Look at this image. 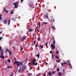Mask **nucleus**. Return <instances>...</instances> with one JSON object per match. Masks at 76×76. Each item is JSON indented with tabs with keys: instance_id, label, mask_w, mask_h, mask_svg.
<instances>
[{
	"instance_id": "obj_1",
	"label": "nucleus",
	"mask_w": 76,
	"mask_h": 76,
	"mask_svg": "<svg viewBox=\"0 0 76 76\" xmlns=\"http://www.w3.org/2000/svg\"><path fill=\"white\" fill-rule=\"evenodd\" d=\"M15 63L17 66V70H18V66H20V65H23L22 63L21 62H19L18 61H15Z\"/></svg>"
},
{
	"instance_id": "obj_2",
	"label": "nucleus",
	"mask_w": 76,
	"mask_h": 76,
	"mask_svg": "<svg viewBox=\"0 0 76 76\" xmlns=\"http://www.w3.org/2000/svg\"><path fill=\"white\" fill-rule=\"evenodd\" d=\"M13 4H14V6H15L14 7V8H18V7L19 6V5H18V2L13 3Z\"/></svg>"
},
{
	"instance_id": "obj_3",
	"label": "nucleus",
	"mask_w": 76,
	"mask_h": 76,
	"mask_svg": "<svg viewBox=\"0 0 76 76\" xmlns=\"http://www.w3.org/2000/svg\"><path fill=\"white\" fill-rule=\"evenodd\" d=\"M53 44H51V46L52 47L53 49H55V41L54 40L53 41Z\"/></svg>"
},
{
	"instance_id": "obj_4",
	"label": "nucleus",
	"mask_w": 76,
	"mask_h": 76,
	"mask_svg": "<svg viewBox=\"0 0 76 76\" xmlns=\"http://www.w3.org/2000/svg\"><path fill=\"white\" fill-rule=\"evenodd\" d=\"M25 69H26V66L23 65L21 68V70L23 71V70H24Z\"/></svg>"
},
{
	"instance_id": "obj_5",
	"label": "nucleus",
	"mask_w": 76,
	"mask_h": 76,
	"mask_svg": "<svg viewBox=\"0 0 76 76\" xmlns=\"http://www.w3.org/2000/svg\"><path fill=\"white\" fill-rule=\"evenodd\" d=\"M35 61H36V59L35 58H34V59L33 61H32V65H34V64H35Z\"/></svg>"
},
{
	"instance_id": "obj_6",
	"label": "nucleus",
	"mask_w": 76,
	"mask_h": 76,
	"mask_svg": "<svg viewBox=\"0 0 76 76\" xmlns=\"http://www.w3.org/2000/svg\"><path fill=\"white\" fill-rule=\"evenodd\" d=\"M3 22H4V24H7V20L5 19L4 21H3Z\"/></svg>"
},
{
	"instance_id": "obj_7",
	"label": "nucleus",
	"mask_w": 76,
	"mask_h": 76,
	"mask_svg": "<svg viewBox=\"0 0 76 76\" xmlns=\"http://www.w3.org/2000/svg\"><path fill=\"white\" fill-rule=\"evenodd\" d=\"M25 39H26V36H24L22 38L21 41H23L25 40Z\"/></svg>"
},
{
	"instance_id": "obj_8",
	"label": "nucleus",
	"mask_w": 76,
	"mask_h": 76,
	"mask_svg": "<svg viewBox=\"0 0 76 76\" xmlns=\"http://www.w3.org/2000/svg\"><path fill=\"white\" fill-rule=\"evenodd\" d=\"M45 17L46 18H47V19H49V18H48V13H47L45 15Z\"/></svg>"
},
{
	"instance_id": "obj_9",
	"label": "nucleus",
	"mask_w": 76,
	"mask_h": 76,
	"mask_svg": "<svg viewBox=\"0 0 76 76\" xmlns=\"http://www.w3.org/2000/svg\"><path fill=\"white\" fill-rule=\"evenodd\" d=\"M0 57H1V58H3V59H4V58H5L4 57V56H0Z\"/></svg>"
},
{
	"instance_id": "obj_10",
	"label": "nucleus",
	"mask_w": 76,
	"mask_h": 76,
	"mask_svg": "<svg viewBox=\"0 0 76 76\" xmlns=\"http://www.w3.org/2000/svg\"><path fill=\"white\" fill-rule=\"evenodd\" d=\"M1 56H3V50H1Z\"/></svg>"
},
{
	"instance_id": "obj_11",
	"label": "nucleus",
	"mask_w": 76,
	"mask_h": 76,
	"mask_svg": "<svg viewBox=\"0 0 76 76\" xmlns=\"http://www.w3.org/2000/svg\"><path fill=\"white\" fill-rule=\"evenodd\" d=\"M48 75L50 76H51V75H52V74L51 73V72L49 71V72H48Z\"/></svg>"
},
{
	"instance_id": "obj_12",
	"label": "nucleus",
	"mask_w": 76,
	"mask_h": 76,
	"mask_svg": "<svg viewBox=\"0 0 76 76\" xmlns=\"http://www.w3.org/2000/svg\"><path fill=\"white\" fill-rule=\"evenodd\" d=\"M58 75H59V76H61V75H62L61 74V72H59L58 73Z\"/></svg>"
},
{
	"instance_id": "obj_13",
	"label": "nucleus",
	"mask_w": 76,
	"mask_h": 76,
	"mask_svg": "<svg viewBox=\"0 0 76 76\" xmlns=\"http://www.w3.org/2000/svg\"><path fill=\"white\" fill-rule=\"evenodd\" d=\"M52 40H53V41H55V39L54 38V37L53 36V37L52 39Z\"/></svg>"
},
{
	"instance_id": "obj_14",
	"label": "nucleus",
	"mask_w": 76,
	"mask_h": 76,
	"mask_svg": "<svg viewBox=\"0 0 76 76\" xmlns=\"http://www.w3.org/2000/svg\"><path fill=\"white\" fill-rule=\"evenodd\" d=\"M39 47L41 48V49H42L43 48V45H40L39 46Z\"/></svg>"
},
{
	"instance_id": "obj_15",
	"label": "nucleus",
	"mask_w": 76,
	"mask_h": 76,
	"mask_svg": "<svg viewBox=\"0 0 76 76\" xmlns=\"http://www.w3.org/2000/svg\"><path fill=\"white\" fill-rule=\"evenodd\" d=\"M54 55L52 54V59H53V58H54Z\"/></svg>"
},
{
	"instance_id": "obj_16",
	"label": "nucleus",
	"mask_w": 76,
	"mask_h": 76,
	"mask_svg": "<svg viewBox=\"0 0 76 76\" xmlns=\"http://www.w3.org/2000/svg\"><path fill=\"white\" fill-rule=\"evenodd\" d=\"M20 70H21V68H20H20L18 70V72H20Z\"/></svg>"
},
{
	"instance_id": "obj_17",
	"label": "nucleus",
	"mask_w": 76,
	"mask_h": 76,
	"mask_svg": "<svg viewBox=\"0 0 76 76\" xmlns=\"http://www.w3.org/2000/svg\"><path fill=\"white\" fill-rule=\"evenodd\" d=\"M7 62H8V63H10L11 61H10V59H8L7 61Z\"/></svg>"
},
{
	"instance_id": "obj_18",
	"label": "nucleus",
	"mask_w": 76,
	"mask_h": 76,
	"mask_svg": "<svg viewBox=\"0 0 76 76\" xmlns=\"http://www.w3.org/2000/svg\"><path fill=\"white\" fill-rule=\"evenodd\" d=\"M59 70H60V69H59V68H58L57 69V71L58 72H59Z\"/></svg>"
},
{
	"instance_id": "obj_19",
	"label": "nucleus",
	"mask_w": 76,
	"mask_h": 76,
	"mask_svg": "<svg viewBox=\"0 0 76 76\" xmlns=\"http://www.w3.org/2000/svg\"><path fill=\"white\" fill-rule=\"evenodd\" d=\"M68 65L69 66H70L71 67H72V65H71V64H70V63H68Z\"/></svg>"
},
{
	"instance_id": "obj_20",
	"label": "nucleus",
	"mask_w": 76,
	"mask_h": 76,
	"mask_svg": "<svg viewBox=\"0 0 76 76\" xmlns=\"http://www.w3.org/2000/svg\"><path fill=\"white\" fill-rule=\"evenodd\" d=\"M10 20H8V25H10Z\"/></svg>"
},
{
	"instance_id": "obj_21",
	"label": "nucleus",
	"mask_w": 76,
	"mask_h": 76,
	"mask_svg": "<svg viewBox=\"0 0 76 76\" xmlns=\"http://www.w3.org/2000/svg\"><path fill=\"white\" fill-rule=\"evenodd\" d=\"M56 58H57V59H59V57H58L57 56H56Z\"/></svg>"
},
{
	"instance_id": "obj_22",
	"label": "nucleus",
	"mask_w": 76,
	"mask_h": 76,
	"mask_svg": "<svg viewBox=\"0 0 76 76\" xmlns=\"http://www.w3.org/2000/svg\"><path fill=\"white\" fill-rule=\"evenodd\" d=\"M1 19H2V18H1V15L0 14V20H1Z\"/></svg>"
},
{
	"instance_id": "obj_23",
	"label": "nucleus",
	"mask_w": 76,
	"mask_h": 76,
	"mask_svg": "<svg viewBox=\"0 0 76 76\" xmlns=\"http://www.w3.org/2000/svg\"><path fill=\"white\" fill-rule=\"evenodd\" d=\"M39 53L36 55V57H39Z\"/></svg>"
},
{
	"instance_id": "obj_24",
	"label": "nucleus",
	"mask_w": 76,
	"mask_h": 76,
	"mask_svg": "<svg viewBox=\"0 0 76 76\" xmlns=\"http://www.w3.org/2000/svg\"><path fill=\"white\" fill-rule=\"evenodd\" d=\"M47 44H48V42H47L45 43V46H48V45Z\"/></svg>"
},
{
	"instance_id": "obj_25",
	"label": "nucleus",
	"mask_w": 76,
	"mask_h": 76,
	"mask_svg": "<svg viewBox=\"0 0 76 76\" xmlns=\"http://www.w3.org/2000/svg\"><path fill=\"white\" fill-rule=\"evenodd\" d=\"M7 67H9V68H10V69H12V66H7Z\"/></svg>"
},
{
	"instance_id": "obj_26",
	"label": "nucleus",
	"mask_w": 76,
	"mask_h": 76,
	"mask_svg": "<svg viewBox=\"0 0 76 76\" xmlns=\"http://www.w3.org/2000/svg\"><path fill=\"white\" fill-rule=\"evenodd\" d=\"M28 30H29V32H31V31H32V29H29Z\"/></svg>"
},
{
	"instance_id": "obj_27",
	"label": "nucleus",
	"mask_w": 76,
	"mask_h": 76,
	"mask_svg": "<svg viewBox=\"0 0 76 76\" xmlns=\"http://www.w3.org/2000/svg\"><path fill=\"white\" fill-rule=\"evenodd\" d=\"M38 45H39V44H38L37 45H35V47H36V48H37L38 46Z\"/></svg>"
},
{
	"instance_id": "obj_28",
	"label": "nucleus",
	"mask_w": 76,
	"mask_h": 76,
	"mask_svg": "<svg viewBox=\"0 0 76 76\" xmlns=\"http://www.w3.org/2000/svg\"><path fill=\"white\" fill-rule=\"evenodd\" d=\"M4 12H5L6 13H8V12H9V11H8L7 10H6L4 11Z\"/></svg>"
},
{
	"instance_id": "obj_29",
	"label": "nucleus",
	"mask_w": 76,
	"mask_h": 76,
	"mask_svg": "<svg viewBox=\"0 0 76 76\" xmlns=\"http://www.w3.org/2000/svg\"><path fill=\"white\" fill-rule=\"evenodd\" d=\"M52 28H53V29H54L55 28V27L54 26H52Z\"/></svg>"
},
{
	"instance_id": "obj_30",
	"label": "nucleus",
	"mask_w": 76,
	"mask_h": 76,
	"mask_svg": "<svg viewBox=\"0 0 76 76\" xmlns=\"http://www.w3.org/2000/svg\"><path fill=\"white\" fill-rule=\"evenodd\" d=\"M39 27L40 28V27H41V23H39Z\"/></svg>"
},
{
	"instance_id": "obj_31",
	"label": "nucleus",
	"mask_w": 76,
	"mask_h": 76,
	"mask_svg": "<svg viewBox=\"0 0 76 76\" xmlns=\"http://www.w3.org/2000/svg\"><path fill=\"white\" fill-rule=\"evenodd\" d=\"M26 61H29V59L27 58L26 60Z\"/></svg>"
},
{
	"instance_id": "obj_32",
	"label": "nucleus",
	"mask_w": 76,
	"mask_h": 76,
	"mask_svg": "<svg viewBox=\"0 0 76 76\" xmlns=\"http://www.w3.org/2000/svg\"><path fill=\"white\" fill-rule=\"evenodd\" d=\"M40 40V38H39V37L37 39V40L39 41Z\"/></svg>"
},
{
	"instance_id": "obj_33",
	"label": "nucleus",
	"mask_w": 76,
	"mask_h": 76,
	"mask_svg": "<svg viewBox=\"0 0 76 76\" xmlns=\"http://www.w3.org/2000/svg\"><path fill=\"white\" fill-rule=\"evenodd\" d=\"M56 73V71H54L51 73V74H54Z\"/></svg>"
},
{
	"instance_id": "obj_34",
	"label": "nucleus",
	"mask_w": 76,
	"mask_h": 76,
	"mask_svg": "<svg viewBox=\"0 0 76 76\" xmlns=\"http://www.w3.org/2000/svg\"><path fill=\"white\" fill-rule=\"evenodd\" d=\"M59 53V52L58 51H56V54H58Z\"/></svg>"
},
{
	"instance_id": "obj_35",
	"label": "nucleus",
	"mask_w": 76,
	"mask_h": 76,
	"mask_svg": "<svg viewBox=\"0 0 76 76\" xmlns=\"http://www.w3.org/2000/svg\"><path fill=\"white\" fill-rule=\"evenodd\" d=\"M23 48L21 47V49H20V51H22V50H23Z\"/></svg>"
},
{
	"instance_id": "obj_36",
	"label": "nucleus",
	"mask_w": 76,
	"mask_h": 76,
	"mask_svg": "<svg viewBox=\"0 0 76 76\" xmlns=\"http://www.w3.org/2000/svg\"><path fill=\"white\" fill-rule=\"evenodd\" d=\"M56 61L57 62H58V63H59V62H60L61 61H58L57 60H56Z\"/></svg>"
},
{
	"instance_id": "obj_37",
	"label": "nucleus",
	"mask_w": 76,
	"mask_h": 76,
	"mask_svg": "<svg viewBox=\"0 0 76 76\" xmlns=\"http://www.w3.org/2000/svg\"><path fill=\"white\" fill-rule=\"evenodd\" d=\"M9 54H10L11 56H12V53L10 52V51H9Z\"/></svg>"
},
{
	"instance_id": "obj_38",
	"label": "nucleus",
	"mask_w": 76,
	"mask_h": 76,
	"mask_svg": "<svg viewBox=\"0 0 76 76\" xmlns=\"http://www.w3.org/2000/svg\"><path fill=\"white\" fill-rule=\"evenodd\" d=\"M36 43V41H34V45H35Z\"/></svg>"
},
{
	"instance_id": "obj_39",
	"label": "nucleus",
	"mask_w": 76,
	"mask_h": 76,
	"mask_svg": "<svg viewBox=\"0 0 76 76\" xmlns=\"http://www.w3.org/2000/svg\"><path fill=\"white\" fill-rule=\"evenodd\" d=\"M50 54H52H52H53V53L52 52V51H50Z\"/></svg>"
},
{
	"instance_id": "obj_40",
	"label": "nucleus",
	"mask_w": 76,
	"mask_h": 76,
	"mask_svg": "<svg viewBox=\"0 0 76 76\" xmlns=\"http://www.w3.org/2000/svg\"><path fill=\"white\" fill-rule=\"evenodd\" d=\"M38 64V63H36L34 64V66H36V65H37Z\"/></svg>"
},
{
	"instance_id": "obj_41",
	"label": "nucleus",
	"mask_w": 76,
	"mask_h": 76,
	"mask_svg": "<svg viewBox=\"0 0 76 76\" xmlns=\"http://www.w3.org/2000/svg\"><path fill=\"white\" fill-rule=\"evenodd\" d=\"M12 74H11V75H10V76H13V72H12Z\"/></svg>"
},
{
	"instance_id": "obj_42",
	"label": "nucleus",
	"mask_w": 76,
	"mask_h": 76,
	"mask_svg": "<svg viewBox=\"0 0 76 76\" xmlns=\"http://www.w3.org/2000/svg\"><path fill=\"white\" fill-rule=\"evenodd\" d=\"M61 64L62 66H63V64H64L63 63H61Z\"/></svg>"
},
{
	"instance_id": "obj_43",
	"label": "nucleus",
	"mask_w": 76,
	"mask_h": 76,
	"mask_svg": "<svg viewBox=\"0 0 76 76\" xmlns=\"http://www.w3.org/2000/svg\"><path fill=\"white\" fill-rule=\"evenodd\" d=\"M63 64H67V63H66V62H64V63H63Z\"/></svg>"
},
{
	"instance_id": "obj_44",
	"label": "nucleus",
	"mask_w": 76,
	"mask_h": 76,
	"mask_svg": "<svg viewBox=\"0 0 76 76\" xmlns=\"http://www.w3.org/2000/svg\"><path fill=\"white\" fill-rule=\"evenodd\" d=\"M14 13V12H11V13H10V14H13V13Z\"/></svg>"
},
{
	"instance_id": "obj_45",
	"label": "nucleus",
	"mask_w": 76,
	"mask_h": 76,
	"mask_svg": "<svg viewBox=\"0 0 76 76\" xmlns=\"http://www.w3.org/2000/svg\"><path fill=\"white\" fill-rule=\"evenodd\" d=\"M4 11H5V10H6V8H5V7H4Z\"/></svg>"
},
{
	"instance_id": "obj_46",
	"label": "nucleus",
	"mask_w": 76,
	"mask_h": 76,
	"mask_svg": "<svg viewBox=\"0 0 76 76\" xmlns=\"http://www.w3.org/2000/svg\"><path fill=\"white\" fill-rule=\"evenodd\" d=\"M23 0H21L20 2L21 3H22L23 2Z\"/></svg>"
},
{
	"instance_id": "obj_47",
	"label": "nucleus",
	"mask_w": 76,
	"mask_h": 76,
	"mask_svg": "<svg viewBox=\"0 0 76 76\" xmlns=\"http://www.w3.org/2000/svg\"><path fill=\"white\" fill-rule=\"evenodd\" d=\"M7 52H9V51H10V50H9L7 49Z\"/></svg>"
},
{
	"instance_id": "obj_48",
	"label": "nucleus",
	"mask_w": 76,
	"mask_h": 76,
	"mask_svg": "<svg viewBox=\"0 0 76 76\" xmlns=\"http://www.w3.org/2000/svg\"><path fill=\"white\" fill-rule=\"evenodd\" d=\"M14 60H16V58H14Z\"/></svg>"
},
{
	"instance_id": "obj_49",
	"label": "nucleus",
	"mask_w": 76,
	"mask_h": 76,
	"mask_svg": "<svg viewBox=\"0 0 76 76\" xmlns=\"http://www.w3.org/2000/svg\"><path fill=\"white\" fill-rule=\"evenodd\" d=\"M44 24H47V23L45 22L44 23Z\"/></svg>"
},
{
	"instance_id": "obj_50",
	"label": "nucleus",
	"mask_w": 76,
	"mask_h": 76,
	"mask_svg": "<svg viewBox=\"0 0 76 76\" xmlns=\"http://www.w3.org/2000/svg\"><path fill=\"white\" fill-rule=\"evenodd\" d=\"M12 48L13 49H16V48L13 46H12Z\"/></svg>"
},
{
	"instance_id": "obj_51",
	"label": "nucleus",
	"mask_w": 76,
	"mask_h": 76,
	"mask_svg": "<svg viewBox=\"0 0 76 76\" xmlns=\"http://www.w3.org/2000/svg\"><path fill=\"white\" fill-rule=\"evenodd\" d=\"M31 64V62H29L28 64V65H30Z\"/></svg>"
},
{
	"instance_id": "obj_52",
	"label": "nucleus",
	"mask_w": 76,
	"mask_h": 76,
	"mask_svg": "<svg viewBox=\"0 0 76 76\" xmlns=\"http://www.w3.org/2000/svg\"><path fill=\"white\" fill-rule=\"evenodd\" d=\"M31 75V76H32V75L31 74H30L28 76H30Z\"/></svg>"
},
{
	"instance_id": "obj_53",
	"label": "nucleus",
	"mask_w": 76,
	"mask_h": 76,
	"mask_svg": "<svg viewBox=\"0 0 76 76\" xmlns=\"http://www.w3.org/2000/svg\"><path fill=\"white\" fill-rule=\"evenodd\" d=\"M1 39H2V37H1L0 38V40H1Z\"/></svg>"
},
{
	"instance_id": "obj_54",
	"label": "nucleus",
	"mask_w": 76,
	"mask_h": 76,
	"mask_svg": "<svg viewBox=\"0 0 76 76\" xmlns=\"http://www.w3.org/2000/svg\"><path fill=\"white\" fill-rule=\"evenodd\" d=\"M45 63L46 64H48V63L46 62H45Z\"/></svg>"
},
{
	"instance_id": "obj_55",
	"label": "nucleus",
	"mask_w": 76,
	"mask_h": 76,
	"mask_svg": "<svg viewBox=\"0 0 76 76\" xmlns=\"http://www.w3.org/2000/svg\"><path fill=\"white\" fill-rule=\"evenodd\" d=\"M43 76H46V74H44Z\"/></svg>"
},
{
	"instance_id": "obj_56",
	"label": "nucleus",
	"mask_w": 76,
	"mask_h": 76,
	"mask_svg": "<svg viewBox=\"0 0 76 76\" xmlns=\"http://www.w3.org/2000/svg\"><path fill=\"white\" fill-rule=\"evenodd\" d=\"M1 47H0V51H1Z\"/></svg>"
},
{
	"instance_id": "obj_57",
	"label": "nucleus",
	"mask_w": 76,
	"mask_h": 76,
	"mask_svg": "<svg viewBox=\"0 0 76 76\" xmlns=\"http://www.w3.org/2000/svg\"><path fill=\"white\" fill-rule=\"evenodd\" d=\"M37 31H38V32H39V30H37Z\"/></svg>"
},
{
	"instance_id": "obj_58",
	"label": "nucleus",
	"mask_w": 76,
	"mask_h": 76,
	"mask_svg": "<svg viewBox=\"0 0 76 76\" xmlns=\"http://www.w3.org/2000/svg\"><path fill=\"white\" fill-rule=\"evenodd\" d=\"M13 10H12L10 11L11 12H13Z\"/></svg>"
},
{
	"instance_id": "obj_59",
	"label": "nucleus",
	"mask_w": 76,
	"mask_h": 76,
	"mask_svg": "<svg viewBox=\"0 0 76 76\" xmlns=\"http://www.w3.org/2000/svg\"><path fill=\"white\" fill-rule=\"evenodd\" d=\"M33 37H34V33L33 34Z\"/></svg>"
},
{
	"instance_id": "obj_60",
	"label": "nucleus",
	"mask_w": 76,
	"mask_h": 76,
	"mask_svg": "<svg viewBox=\"0 0 76 76\" xmlns=\"http://www.w3.org/2000/svg\"><path fill=\"white\" fill-rule=\"evenodd\" d=\"M54 22V19H53V22Z\"/></svg>"
},
{
	"instance_id": "obj_61",
	"label": "nucleus",
	"mask_w": 76,
	"mask_h": 76,
	"mask_svg": "<svg viewBox=\"0 0 76 76\" xmlns=\"http://www.w3.org/2000/svg\"><path fill=\"white\" fill-rule=\"evenodd\" d=\"M39 58V56L38 57V58Z\"/></svg>"
},
{
	"instance_id": "obj_62",
	"label": "nucleus",
	"mask_w": 76,
	"mask_h": 76,
	"mask_svg": "<svg viewBox=\"0 0 76 76\" xmlns=\"http://www.w3.org/2000/svg\"><path fill=\"white\" fill-rule=\"evenodd\" d=\"M4 62H5V63H6V61H4Z\"/></svg>"
},
{
	"instance_id": "obj_63",
	"label": "nucleus",
	"mask_w": 76,
	"mask_h": 76,
	"mask_svg": "<svg viewBox=\"0 0 76 76\" xmlns=\"http://www.w3.org/2000/svg\"><path fill=\"white\" fill-rule=\"evenodd\" d=\"M29 70H31V68H30Z\"/></svg>"
},
{
	"instance_id": "obj_64",
	"label": "nucleus",
	"mask_w": 76,
	"mask_h": 76,
	"mask_svg": "<svg viewBox=\"0 0 76 76\" xmlns=\"http://www.w3.org/2000/svg\"><path fill=\"white\" fill-rule=\"evenodd\" d=\"M36 76H38V75H36Z\"/></svg>"
}]
</instances>
